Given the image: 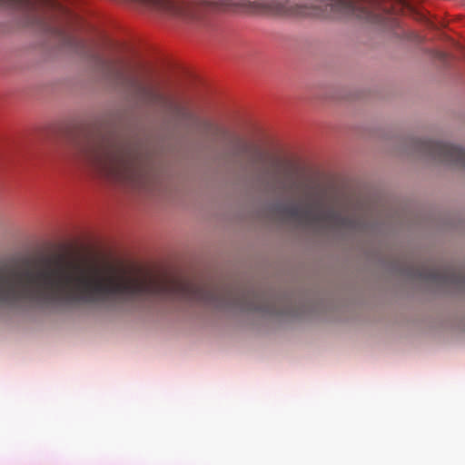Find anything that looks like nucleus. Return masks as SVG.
Listing matches in <instances>:
<instances>
[{"mask_svg": "<svg viewBox=\"0 0 465 465\" xmlns=\"http://www.w3.org/2000/svg\"><path fill=\"white\" fill-rule=\"evenodd\" d=\"M173 300L218 309L278 314L275 301L240 286L190 280L140 268L43 256L17 268H0V303L99 306Z\"/></svg>", "mask_w": 465, "mask_h": 465, "instance_id": "1", "label": "nucleus"}, {"mask_svg": "<svg viewBox=\"0 0 465 465\" xmlns=\"http://www.w3.org/2000/svg\"><path fill=\"white\" fill-rule=\"evenodd\" d=\"M78 152L100 176L115 183L148 190L156 181L152 154L141 143L95 134L87 138Z\"/></svg>", "mask_w": 465, "mask_h": 465, "instance_id": "2", "label": "nucleus"}, {"mask_svg": "<svg viewBox=\"0 0 465 465\" xmlns=\"http://www.w3.org/2000/svg\"><path fill=\"white\" fill-rule=\"evenodd\" d=\"M44 30L61 39L64 46L91 61L93 68L102 74L104 79L123 89L134 104L141 107H157L178 121H197L196 116L185 105L161 93L156 85L141 81L134 75L126 74L119 62L98 54L81 38L54 25H45Z\"/></svg>", "mask_w": 465, "mask_h": 465, "instance_id": "3", "label": "nucleus"}, {"mask_svg": "<svg viewBox=\"0 0 465 465\" xmlns=\"http://www.w3.org/2000/svg\"><path fill=\"white\" fill-rule=\"evenodd\" d=\"M317 192L315 197H306L304 209L299 205H291L285 209L291 218H302L306 221L329 223L336 228H351L353 218L342 216L333 208H324L326 190L318 185L312 187Z\"/></svg>", "mask_w": 465, "mask_h": 465, "instance_id": "4", "label": "nucleus"}, {"mask_svg": "<svg viewBox=\"0 0 465 465\" xmlns=\"http://www.w3.org/2000/svg\"><path fill=\"white\" fill-rule=\"evenodd\" d=\"M153 11H158L174 16H189L190 3L193 0H133ZM197 4L217 3V0H193Z\"/></svg>", "mask_w": 465, "mask_h": 465, "instance_id": "5", "label": "nucleus"}, {"mask_svg": "<svg viewBox=\"0 0 465 465\" xmlns=\"http://www.w3.org/2000/svg\"><path fill=\"white\" fill-rule=\"evenodd\" d=\"M433 161L465 170V149L451 143L433 141Z\"/></svg>", "mask_w": 465, "mask_h": 465, "instance_id": "6", "label": "nucleus"}, {"mask_svg": "<svg viewBox=\"0 0 465 465\" xmlns=\"http://www.w3.org/2000/svg\"><path fill=\"white\" fill-rule=\"evenodd\" d=\"M35 5H40L45 8H50L52 10H57L60 12H64V8L54 0H35Z\"/></svg>", "mask_w": 465, "mask_h": 465, "instance_id": "7", "label": "nucleus"}, {"mask_svg": "<svg viewBox=\"0 0 465 465\" xmlns=\"http://www.w3.org/2000/svg\"><path fill=\"white\" fill-rule=\"evenodd\" d=\"M30 0H0V5L17 6V5H32Z\"/></svg>", "mask_w": 465, "mask_h": 465, "instance_id": "8", "label": "nucleus"}, {"mask_svg": "<svg viewBox=\"0 0 465 465\" xmlns=\"http://www.w3.org/2000/svg\"><path fill=\"white\" fill-rule=\"evenodd\" d=\"M200 125L203 127L205 133L219 132V128L207 120L201 121Z\"/></svg>", "mask_w": 465, "mask_h": 465, "instance_id": "9", "label": "nucleus"}, {"mask_svg": "<svg viewBox=\"0 0 465 465\" xmlns=\"http://www.w3.org/2000/svg\"><path fill=\"white\" fill-rule=\"evenodd\" d=\"M250 146L246 143H241V153H249Z\"/></svg>", "mask_w": 465, "mask_h": 465, "instance_id": "10", "label": "nucleus"}, {"mask_svg": "<svg viewBox=\"0 0 465 465\" xmlns=\"http://www.w3.org/2000/svg\"><path fill=\"white\" fill-rule=\"evenodd\" d=\"M278 188H279V190L283 191V192H291L292 191V187L291 186H287V185H285L283 183H280Z\"/></svg>", "mask_w": 465, "mask_h": 465, "instance_id": "11", "label": "nucleus"}, {"mask_svg": "<svg viewBox=\"0 0 465 465\" xmlns=\"http://www.w3.org/2000/svg\"><path fill=\"white\" fill-rule=\"evenodd\" d=\"M253 153H255L257 159H259V161L261 160L262 158V153L260 152V150L258 149H253Z\"/></svg>", "mask_w": 465, "mask_h": 465, "instance_id": "12", "label": "nucleus"}]
</instances>
